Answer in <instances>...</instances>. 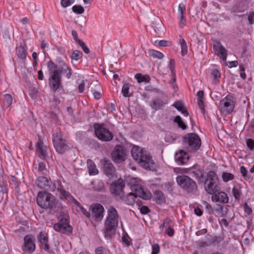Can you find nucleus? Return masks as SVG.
<instances>
[{
  "label": "nucleus",
  "instance_id": "f257e3e1",
  "mask_svg": "<svg viewBox=\"0 0 254 254\" xmlns=\"http://www.w3.org/2000/svg\"><path fill=\"white\" fill-rule=\"evenodd\" d=\"M56 62L57 64L51 60L47 63L50 74L49 85L54 92L63 88L61 72L64 69H67L68 66L61 58H58Z\"/></svg>",
  "mask_w": 254,
  "mask_h": 254
},
{
  "label": "nucleus",
  "instance_id": "f03ea898",
  "mask_svg": "<svg viewBox=\"0 0 254 254\" xmlns=\"http://www.w3.org/2000/svg\"><path fill=\"white\" fill-rule=\"evenodd\" d=\"M119 214L117 210L112 206L108 210V215L104 224V234L105 238L110 239L115 233L118 226Z\"/></svg>",
  "mask_w": 254,
  "mask_h": 254
},
{
  "label": "nucleus",
  "instance_id": "7ed1b4c3",
  "mask_svg": "<svg viewBox=\"0 0 254 254\" xmlns=\"http://www.w3.org/2000/svg\"><path fill=\"white\" fill-rule=\"evenodd\" d=\"M133 158L143 168L150 169L153 167L154 162L152 157L146 150L142 148L134 146L131 151Z\"/></svg>",
  "mask_w": 254,
  "mask_h": 254
},
{
  "label": "nucleus",
  "instance_id": "20e7f679",
  "mask_svg": "<svg viewBox=\"0 0 254 254\" xmlns=\"http://www.w3.org/2000/svg\"><path fill=\"white\" fill-rule=\"evenodd\" d=\"M37 202L42 208L55 209L58 205V201L51 194L46 192H39L37 197Z\"/></svg>",
  "mask_w": 254,
  "mask_h": 254
},
{
  "label": "nucleus",
  "instance_id": "39448f33",
  "mask_svg": "<svg viewBox=\"0 0 254 254\" xmlns=\"http://www.w3.org/2000/svg\"><path fill=\"white\" fill-rule=\"evenodd\" d=\"M177 184L188 193L195 194L197 186L195 182L187 175H180L176 178Z\"/></svg>",
  "mask_w": 254,
  "mask_h": 254
},
{
  "label": "nucleus",
  "instance_id": "423d86ee",
  "mask_svg": "<svg viewBox=\"0 0 254 254\" xmlns=\"http://www.w3.org/2000/svg\"><path fill=\"white\" fill-rule=\"evenodd\" d=\"M183 143L188 151L193 152L199 149L201 141L200 138L197 134L189 133L183 137Z\"/></svg>",
  "mask_w": 254,
  "mask_h": 254
},
{
  "label": "nucleus",
  "instance_id": "0eeeda50",
  "mask_svg": "<svg viewBox=\"0 0 254 254\" xmlns=\"http://www.w3.org/2000/svg\"><path fill=\"white\" fill-rule=\"evenodd\" d=\"M53 142L57 152L63 154L70 148V144L61 131L57 132L53 135Z\"/></svg>",
  "mask_w": 254,
  "mask_h": 254
},
{
  "label": "nucleus",
  "instance_id": "6e6552de",
  "mask_svg": "<svg viewBox=\"0 0 254 254\" xmlns=\"http://www.w3.org/2000/svg\"><path fill=\"white\" fill-rule=\"evenodd\" d=\"M204 189L209 194L214 193L219 190L218 178L214 171H209L204 182Z\"/></svg>",
  "mask_w": 254,
  "mask_h": 254
},
{
  "label": "nucleus",
  "instance_id": "1a4fd4ad",
  "mask_svg": "<svg viewBox=\"0 0 254 254\" xmlns=\"http://www.w3.org/2000/svg\"><path fill=\"white\" fill-rule=\"evenodd\" d=\"M60 222L55 224L54 229L62 233L69 234L72 231V227L69 224L68 216L66 214H61L59 217Z\"/></svg>",
  "mask_w": 254,
  "mask_h": 254
},
{
  "label": "nucleus",
  "instance_id": "9d476101",
  "mask_svg": "<svg viewBox=\"0 0 254 254\" xmlns=\"http://www.w3.org/2000/svg\"><path fill=\"white\" fill-rule=\"evenodd\" d=\"M94 128L95 135L99 139L103 141H109L113 139V134L105 127L104 125L95 124Z\"/></svg>",
  "mask_w": 254,
  "mask_h": 254
},
{
  "label": "nucleus",
  "instance_id": "9b49d317",
  "mask_svg": "<svg viewBox=\"0 0 254 254\" xmlns=\"http://www.w3.org/2000/svg\"><path fill=\"white\" fill-rule=\"evenodd\" d=\"M127 153L124 147L120 145H117L112 153V158L116 163H121L126 159Z\"/></svg>",
  "mask_w": 254,
  "mask_h": 254
},
{
  "label": "nucleus",
  "instance_id": "f8f14e48",
  "mask_svg": "<svg viewBox=\"0 0 254 254\" xmlns=\"http://www.w3.org/2000/svg\"><path fill=\"white\" fill-rule=\"evenodd\" d=\"M125 186V181L121 178L113 182L110 186L111 192L114 194L118 199L125 193L124 189Z\"/></svg>",
  "mask_w": 254,
  "mask_h": 254
},
{
  "label": "nucleus",
  "instance_id": "ddd939ff",
  "mask_svg": "<svg viewBox=\"0 0 254 254\" xmlns=\"http://www.w3.org/2000/svg\"><path fill=\"white\" fill-rule=\"evenodd\" d=\"M36 184L40 189L52 191H55L57 186L56 182L54 184H52V182L49 181L45 176L39 177L36 182Z\"/></svg>",
  "mask_w": 254,
  "mask_h": 254
},
{
  "label": "nucleus",
  "instance_id": "4468645a",
  "mask_svg": "<svg viewBox=\"0 0 254 254\" xmlns=\"http://www.w3.org/2000/svg\"><path fill=\"white\" fill-rule=\"evenodd\" d=\"M220 106L223 111L226 112L228 114H230L233 111L235 107L233 97L230 95L227 96L221 100Z\"/></svg>",
  "mask_w": 254,
  "mask_h": 254
},
{
  "label": "nucleus",
  "instance_id": "2eb2a0df",
  "mask_svg": "<svg viewBox=\"0 0 254 254\" xmlns=\"http://www.w3.org/2000/svg\"><path fill=\"white\" fill-rule=\"evenodd\" d=\"M35 239L32 235H26L24 238L22 251L27 254H32L35 250Z\"/></svg>",
  "mask_w": 254,
  "mask_h": 254
},
{
  "label": "nucleus",
  "instance_id": "dca6fc26",
  "mask_svg": "<svg viewBox=\"0 0 254 254\" xmlns=\"http://www.w3.org/2000/svg\"><path fill=\"white\" fill-rule=\"evenodd\" d=\"M92 217L96 221H101L104 217V208L99 203L93 204L89 207Z\"/></svg>",
  "mask_w": 254,
  "mask_h": 254
},
{
  "label": "nucleus",
  "instance_id": "f3484780",
  "mask_svg": "<svg viewBox=\"0 0 254 254\" xmlns=\"http://www.w3.org/2000/svg\"><path fill=\"white\" fill-rule=\"evenodd\" d=\"M100 162L103 165V171L106 176L110 177L113 176L115 174L116 171V168L110 160L104 158L100 161Z\"/></svg>",
  "mask_w": 254,
  "mask_h": 254
},
{
  "label": "nucleus",
  "instance_id": "a211bd4d",
  "mask_svg": "<svg viewBox=\"0 0 254 254\" xmlns=\"http://www.w3.org/2000/svg\"><path fill=\"white\" fill-rule=\"evenodd\" d=\"M37 239L45 251L50 254H54V251L50 249L48 244V237L46 233L41 232L37 236Z\"/></svg>",
  "mask_w": 254,
  "mask_h": 254
},
{
  "label": "nucleus",
  "instance_id": "6ab92c4d",
  "mask_svg": "<svg viewBox=\"0 0 254 254\" xmlns=\"http://www.w3.org/2000/svg\"><path fill=\"white\" fill-rule=\"evenodd\" d=\"M133 185L134 188H132V190L134 191L133 193L135 197H139L146 200L150 198V193L145 192L141 186L135 184Z\"/></svg>",
  "mask_w": 254,
  "mask_h": 254
},
{
  "label": "nucleus",
  "instance_id": "aec40b11",
  "mask_svg": "<svg viewBox=\"0 0 254 254\" xmlns=\"http://www.w3.org/2000/svg\"><path fill=\"white\" fill-rule=\"evenodd\" d=\"M213 49L215 54L221 57L223 61L227 59V50L222 45L219 41H215L213 44Z\"/></svg>",
  "mask_w": 254,
  "mask_h": 254
},
{
  "label": "nucleus",
  "instance_id": "412c9836",
  "mask_svg": "<svg viewBox=\"0 0 254 254\" xmlns=\"http://www.w3.org/2000/svg\"><path fill=\"white\" fill-rule=\"evenodd\" d=\"M211 199L214 202H219L227 203L229 202V197L227 194L223 191H215L212 193Z\"/></svg>",
  "mask_w": 254,
  "mask_h": 254
},
{
  "label": "nucleus",
  "instance_id": "4be33fe9",
  "mask_svg": "<svg viewBox=\"0 0 254 254\" xmlns=\"http://www.w3.org/2000/svg\"><path fill=\"white\" fill-rule=\"evenodd\" d=\"M190 158V156L183 150H180L179 152L175 155V159L176 162L180 165L186 164Z\"/></svg>",
  "mask_w": 254,
  "mask_h": 254
},
{
  "label": "nucleus",
  "instance_id": "5701e85b",
  "mask_svg": "<svg viewBox=\"0 0 254 254\" xmlns=\"http://www.w3.org/2000/svg\"><path fill=\"white\" fill-rule=\"evenodd\" d=\"M134 197H135L134 195V193L130 192L127 195H125V193L123 194L122 196H120L118 200H122L127 205H133L135 203Z\"/></svg>",
  "mask_w": 254,
  "mask_h": 254
},
{
  "label": "nucleus",
  "instance_id": "b1692460",
  "mask_svg": "<svg viewBox=\"0 0 254 254\" xmlns=\"http://www.w3.org/2000/svg\"><path fill=\"white\" fill-rule=\"evenodd\" d=\"M56 183L57 185L56 189L61 192L63 196L66 200L69 201H72V200H74V198L70 195V194L64 189L60 181H56Z\"/></svg>",
  "mask_w": 254,
  "mask_h": 254
},
{
  "label": "nucleus",
  "instance_id": "393cba45",
  "mask_svg": "<svg viewBox=\"0 0 254 254\" xmlns=\"http://www.w3.org/2000/svg\"><path fill=\"white\" fill-rule=\"evenodd\" d=\"M16 55L22 62L25 60L26 58L27 51L24 46L20 45L16 48Z\"/></svg>",
  "mask_w": 254,
  "mask_h": 254
},
{
  "label": "nucleus",
  "instance_id": "a878e982",
  "mask_svg": "<svg viewBox=\"0 0 254 254\" xmlns=\"http://www.w3.org/2000/svg\"><path fill=\"white\" fill-rule=\"evenodd\" d=\"M87 167L90 175H96L98 174V170H97L95 163L91 160H88Z\"/></svg>",
  "mask_w": 254,
  "mask_h": 254
},
{
  "label": "nucleus",
  "instance_id": "bb28decb",
  "mask_svg": "<svg viewBox=\"0 0 254 254\" xmlns=\"http://www.w3.org/2000/svg\"><path fill=\"white\" fill-rule=\"evenodd\" d=\"M177 110L181 112L183 114L185 115V116L187 117L189 115V112H188L186 108H185L183 104L179 102L176 101L175 102L173 105Z\"/></svg>",
  "mask_w": 254,
  "mask_h": 254
},
{
  "label": "nucleus",
  "instance_id": "cd10ccee",
  "mask_svg": "<svg viewBox=\"0 0 254 254\" xmlns=\"http://www.w3.org/2000/svg\"><path fill=\"white\" fill-rule=\"evenodd\" d=\"M163 101L160 99H155L153 100L151 107L155 110H158L163 106Z\"/></svg>",
  "mask_w": 254,
  "mask_h": 254
},
{
  "label": "nucleus",
  "instance_id": "c85d7f7f",
  "mask_svg": "<svg viewBox=\"0 0 254 254\" xmlns=\"http://www.w3.org/2000/svg\"><path fill=\"white\" fill-rule=\"evenodd\" d=\"M36 148L40 155L43 157H45L46 156V151L44 149L43 143L41 141V140H39V141L37 143Z\"/></svg>",
  "mask_w": 254,
  "mask_h": 254
},
{
  "label": "nucleus",
  "instance_id": "c756f323",
  "mask_svg": "<svg viewBox=\"0 0 254 254\" xmlns=\"http://www.w3.org/2000/svg\"><path fill=\"white\" fill-rule=\"evenodd\" d=\"M135 77L139 83L142 82H149L150 80V78L149 75H143L140 73H137L135 75Z\"/></svg>",
  "mask_w": 254,
  "mask_h": 254
},
{
  "label": "nucleus",
  "instance_id": "7c9ffc66",
  "mask_svg": "<svg viewBox=\"0 0 254 254\" xmlns=\"http://www.w3.org/2000/svg\"><path fill=\"white\" fill-rule=\"evenodd\" d=\"M174 122L177 124L178 127L183 130H185L187 128V126L183 121L180 116H176L174 120Z\"/></svg>",
  "mask_w": 254,
  "mask_h": 254
},
{
  "label": "nucleus",
  "instance_id": "2f4dec72",
  "mask_svg": "<svg viewBox=\"0 0 254 254\" xmlns=\"http://www.w3.org/2000/svg\"><path fill=\"white\" fill-rule=\"evenodd\" d=\"M12 103V98L9 94H6L4 95L3 105L7 108L9 107Z\"/></svg>",
  "mask_w": 254,
  "mask_h": 254
},
{
  "label": "nucleus",
  "instance_id": "473e14b6",
  "mask_svg": "<svg viewBox=\"0 0 254 254\" xmlns=\"http://www.w3.org/2000/svg\"><path fill=\"white\" fill-rule=\"evenodd\" d=\"M130 87V84L129 83H125L123 85L122 89V92L123 95L125 97H129V89Z\"/></svg>",
  "mask_w": 254,
  "mask_h": 254
},
{
  "label": "nucleus",
  "instance_id": "72a5a7b5",
  "mask_svg": "<svg viewBox=\"0 0 254 254\" xmlns=\"http://www.w3.org/2000/svg\"><path fill=\"white\" fill-rule=\"evenodd\" d=\"M180 43L182 48V55L183 56H184L188 53V47L187 43L184 39H181L180 40Z\"/></svg>",
  "mask_w": 254,
  "mask_h": 254
},
{
  "label": "nucleus",
  "instance_id": "f704fd0d",
  "mask_svg": "<svg viewBox=\"0 0 254 254\" xmlns=\"http://www.w3.org/2000/svg\"><path fill=\"white\" fill-rule=\"evenodd\" d=\"M82 57V53L79 51L75 50L70 55V57L71 60L77 61L80 59Z\"/></svg>",
  "mask_w": 254,
  "mask_h": 254
},
{
  "label": "nucleus",
  "instance_id": "c9c22d12",
  "mask_svg": "<svg viewBox=\"0 0 254 254\" xmlns=\"http://www.w3.org/2000/svg\"><path fill=\"white\" fill-rule=\"evenodd\" d=\"M222 178L225 182H227L233 180L234 179V176L233 174L230 173L223 172L222 174Z\"/></svg>",
  "mask_w": 254,
  "mask_h": 254
},
{
  "label": "nucleus",
  "instance_id": "e433bc0d",
  "mask_svg": "<svg viewBox=\"0 0 254 254\" xmlns=\"http://www.w3.org/2000/svg\"><path fill=\"white\" fill-rule=\"evenodd\" d=\"M155 198L157 201H159V202H162L165 201V196L163 193L160 191L157 190L155 191L154 193Z\"/></svg>",
  "mask_w": 254,
  "mask_h": 254
},
{
  "label": "nucleus",
  "instance_id": "4c0bfd02",
  "mask_svg": "<svg viewBox=\"0 0 254 254\" xmlns=\"http://www.w3.org/2000/svg\"><path fill=\"white\" fill-rule=\"evenodd\" d=\"M38 172L42 175L46 176L47 174V170L46 168L45 164L43 162H40L38 164Z\"/></svg>",
  "mask_w": 254,
  "mask_h": 254
},
{
  "label": "nucleus",
  "instance_id": "58836bf2",
  "mask_svg": "<svg viewBox=\"0 0 254 254\" xmlns=\"http://www.w3.org/2000/svg\"><path fill=\"white\" fill-rule=\"evenodd\" d=\"M72 11L78 14H82L84 12V9L83 6L79 5H75L72 7Z\"/></svg>",
  "mask_w": 254,
  "mask_h": 254
},
{
  "label": "nucleus",
  "instance_id": "ea45409f",
  "mask_svg": "<svg viewBox=\"0 0 254 254\" xmlns=\"http://www.w3.org/2000/svg\"><path fill=\"white\" fill-rule=\"evenodd\" d=\"M94 188L97 191H102L104 189V184L102 181H99L94 183Z\"/></svg>",
  "mask_w": 254,
  "mask_h": 254
},
{
  "label": "nucleus",
  "instance_id": "a19ab883",
  "mask_svg": "<svg viewBox=\"0 0 254 254\" xmlns=\"http://www.w3.org/2000/svg\"><path fill=\"white\" fill-rule=\"evenodd\" d=\"M223 206L220 204H216L213 207V211H215L218 215L222 216L223 214Z\"/></svg>",
  "mask_w": 254,
  "mask_h": 254
},
{
  "label": "nucleus",
  "instance_id": "79ce46f5",
  "mask_svg": "<svg viewBox=\"0 0 254 254\" xmlns=\"http://www.w3.org/2000/svg\"><path fill=\"white\" fill-rule=\"evenodd\" d=\"M178 11L179 16H184L186 14V9L185 5L184 3H180L178 7Z\"/></svg>",
  "mask_w": 254,
  "mask_h": 254
},
{
  "label": "nucleus",
  "instance_id": "37998d69",
  "mask_svg": "<svg viewBox=\"0 0 254 254\" xmlns=\"http://www.w3.org/2000/svg\"><path fill=\"white\" fill-rule=\"evenodd\" d=\"M61 74L64 75L67 79H69L72 74L71 69L68 66L67 69H64L61 72Z\"/></svg>",
  "mask_w": 254,
  "mask_h": 254
},
{
  "label": "nucleus",
  "instance_id": "c03bdc74",
  "mask_svg": "<svg viewBox=\"0 0 254 254\" xmlns=\"http://www.w3.org/2000/svg\"><path fill=\"white\" fill-rule=\"evenodd\" d=\"M151 55L153 58H156L158 59H162L164 57V55L162 53L155 50H153L151 52Z\"/></svg>",
  "mask_w": 254,
  "mask_h": 254
},
{
  "label": "nucleus",
  "instance_id": "a18cd8bd",
  "mask_svg": "<svg viewBox=\"0 0 254 254\" xmlns=\"http://www.w3.org/2000/svg\"><path fill=\"white\" fill-rule=\"evenodd\" d=\"M240 170H241V172L242 174V176L244 177V178L246 180L249 181L251 179L250 176L247 175V171L246 169L243 166H242L240 167Z\"/></svg>",
  "mask_w": 254,
  "mask_h": 254
},
{
  "label": "nucleus",
  "instance_id": "49530a36",
  "mask_svg": "<svg viewBox=\"0 0 254 254\" xmlns=\"http://www.w3.org/2000/svg\"><path fill=\"white\" fill-rule=\"evenodd\" d=\"M75 0H61V4L62 7L65 8L74 2Z\"/></svg>",
  "mask_w": 254,
  "mask_h": 254
},
{
  "label": "nucleus",
  "instance_id": "de8ad7c7",
  "mask_svg": "<svg viewBox=\"0 0 254 254\" xmlns=\"http://www.w3.org/2000/svg\"><path fill=\"white\" fill-rule=\"evenodd\" d=\"M191 173L193 174V176L196 178L200 180L201 178H203L204 177L203 176V173L202 172L199 170H196V171H192Z\"/></svg>",
  "mask_w": 254,
  "mask_h": 254
},
{
  "label": "nucleus",
  "instance_id": "09e8293b",
  "mask_svg": "<svg viewBox=\"0 0 254 254\" xmlns=\"http://www.w3.org/2000/svg\"><path fill=\"white\" fill-rule=\"evenodd\" d=\"M79 43H78L80 46L82 48L83 51L84 52V53L86 54H88L90 53V50L88 49V48L87 47L85 43L82 41V40H78Z\"/></svg>",
  "mask_w": 254,
  "mask_h": 254
},
{
  "label": "nucleus",
  "instance_id": "8fccbe9b",
  "mask_svg": "<svg viewBox=\"0 0 254 254\" xmlns=\"http://www.w3.org/2000/svg\"><path fill=\"white\" fill-rule=\"evenodd\" d=\"M239 67H240V76L243 79H245L247 77L246 74L245 72V69H246L245 66L244 64H240L239 65Z\"/></svg>",
  "mask_w": 254,
  "mask_h": 254
},
{
  "label": "nucleus",
  "instance_id": "3c124183",
  "mask_svg": "<svg viewBox=\"0 0 254 254\" xmlns=\"http://www.w3.org/2000/svg\"><path fill=\"white\" fill-rule=\"evenodd\" d=\"M172 221L171 219L167 218L164 221L163 225L160 226V228L162 227H165L166 228H170L172 226Z\"/></svg>",
  "mask_w": 254,
  "mask_h": 254
},
{
  "label": "nucleus",
  "instance_id": "603ef678",
  "mask_svg": "<svg viewBox=\"0 0 254 254\" xmlns=\"http://www.w3.org/2000/svg\"><path fill=\"white\" fill-rule=\"evenodd\" d=\"M204 205L206 211L209 214H212L213 213V208L211 205L207 202L204 203Z\"/></svg>",
  "mask_w": 254,
  "mask_h": 254
},
{
  "label": "nucleus",
  "instance_id": "864d4df0",
  "mask_svg": "<svg viewBox=\"0 0 254 254\" xmlns=\"http://www.w3.org/2000/svg\"><path fill=\"white\" fill-rule=\"evenodd\" d=\"M232 193H233L234 197L236 199H240V195H241V191L237 189L235 187L233 188L232 189Z\"/></svg>",
  "mask_w": 254,
  "mask_h": 254
},
{
  "label": "nucleus",
  "instance_id": "5fc2aeb1",
  "mask_svg": "<svg viewBox=\"0 0 254 254\" xmlns=\"http://www.w3.org/2000/svg\"><path fill=\"white\" fill-rule=\"evenodd\" d=\"M160 248L158 244H154L152 246V253L151 254H158L159 252Z\"/></svg>",
  "mask_w": 254,
  "mask_h": 254
},
{
  "label": "nucleus",
  "instance_id": "6e6d98bb",
  "mask_svg": "<svg viewBox=\"0 0 254 254\" xmlns=\"http://www.w3.org/2000/svg\"><path fill=\"white\" fill-rule=\"evenodd\" d=\"M95 253L96 254H108L105 249L102 247L97 248L95 250Z\"/></svg>",
  "mask_w": 254,
  "mask_h": 254
},
{
  "label": "nucleus",
  "instance_id": "4d7b16f0",
  "mask_svg": "<svg viewBox=\"0 0 254 254\" xmlns=\"http://www.w3.org/2000/svg\"><path fill=\"white\" fill-rule=\"evenodd\" d=\"M247 145L251 150H253L254 148V140L253 139H248L247 141Z\"/></svg>",
  "mask_w": 254,
  "mask_h": 254
},
{
  "label": "nucleus",
  "instance_id": "13d9d810",
  "mask_svg": "<svg viewBox=\"0 0 254 254\" xmlns=\"http://www.w3.org/2000/svg\"><path fill=\"white\" fill-rule=\"evenodd\" d=\"M203 101L201 99H198L197 104L199 109L201 110L202 113H204L205 110L203 104Z\"/></svg>",
  "mask_w": 254,
  "mask_h": 254
},
{
  "label": "nucleus",
  "instance_id": "bf43d9fd",
  "mask_svg": "<svg viewBox=\"0 0 254 254\" xmlns=\"http://www.w3.org/2000/svg\"><path fill=\"white\" fill-rule=\"evenodd\" d=\"M180 21L179 23V26L180 28H182L184 26H185L186 23V20L185 18V16H180Z\"/></svg>",
  "mask_w": 254,
  "mask_h": 254
},
{
  "label": "nucleus",
  "instance_id": "052dcab7",
  "mask_svg": "<svg viewBox=\"0 0 254 254\" xmlns=\"http://www.w3.org/2000/svg\"><path fill=\"white\" fill-rule=\"evenodd\" d=\"M211 75L214 79L219 78L220 77V73L219 70L217 69L213 70L211 72Z\"/></svg>",
  "mask_w": 254,
  "mask_h": 254
},
{
  "label": "nucleus",
  "instance_id": "680f3d73",
  "mask_svg": "<svg viewBox=\"0 0 254 254\" xmlns=\"http://www.w3.org/2000/svg\"><path fill=\"white\" fill-rule=\"evenodd\" d=\"M175 62L174 59H171L169 62V66H170V69L171 71V72L173 74H174V70L175 69Z\"/></svg>",
  "mask_w": 254,
  "mask_h": 254
},
{
  "label": "nucleus",
  "instance_id": "e2e57ef3",
  "mask_svg": "<svg viewBox=\"0 0 254 254\" xmlns=\"http://www.w3.org/2000/svg\"><path fill=\"white\" fill-rule=\"evenodd\" d=\"M173 183L170 182H167L164 184V187L166 188L167 190L169 192H171L173 190Z\"/></svg>",
  "mask_w": 254,
  "mask_h": 254
},
{
  "label": "nucleus",
  "instance_id": "0e129e2a",
  "mask_svg": "<svg viewBox=\"0 0 254 254\" xmlns=\"http://www.w3.org/2000/svg\"><path fill=\"white\" fill-rule=\"evenodd\" d=\"M140 211L142 214H146L149 212V209L147 206H142L140 208Z\"/></svg>",
  "mask_w": 254,
  "mask_h": 254
},
{
  "label": "nucleus",
  "instance_id": "69168bd1",
  "mask_svg": "<svg viewBox=\"0 0 254 254\" xmlns=\"http://www.w3.org/2000/svg\"><path fill=\"white\" fill-rule=\"evenodd\" d=\"M82 213L87 218H89L91 214L89 211H87L83 206H81L79 208Z\"/></svg>",
  "mask_w": 254,
  "mask_h": 254
},
{
  "label": "nucleus",
  "instance_id": "338daca9",
  "mask_svg": "<svg viewBox=\"0 0 254 254\" xmlns=\"http://www.w3.org/2000/svg\"><path fill=\"white\" fill-rule=\"evenodd\" d=\"M166 233L169 236H173L174 234V231L173 228L171 227L167 228L166 229Z\"/></svg>",
  "mask_w": 254,
  "mask_h": 254
},
{
  "label": "nucleus",
  "instance_id": "774afa93",
  "mask_svg": "<svg viewBox=\"0 0 254 254\" xmlns=\"http://www.w3.org/2000/svg\"><path fill=\"white\" fill-rule=\"evenodd\" d=\"M248 20L249 24H253L254 23V12H252L249 15Z\"/></svg>",
  "mask_w": 254,
  "mask_h": 254
}]
</instances>
